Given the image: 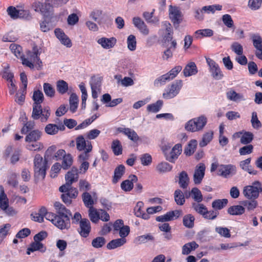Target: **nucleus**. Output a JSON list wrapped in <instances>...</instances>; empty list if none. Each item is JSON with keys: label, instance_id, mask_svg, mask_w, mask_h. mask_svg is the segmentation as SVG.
<instances>
[{"label": "nucleus", "instance_id": "nucleus-49", "mask_svg": "<svg viewBox=\"0 0 262 262\" xmlns=\"http://www.w3.org/2000/svg\"><path fill=\"white\" fill-rule=\"evenodd\" d=\"M195 218L191 214H186L184 216L183 219V225L188 228H192L194 226Z\"/></svg>", "mask_w": 262, "mask_h": 262}, {"label": "nucleus", "instance_id": "nucleus-30", "mask_svg": "<svg viewBox=\"0 0 262 262\" xmlns=\"http://www.w3.org/2000/svg\"><path fill=\"white\" fill-rule=\"evenodd\" d=\"M163 26L165 28V34L163 36V39L165 41H169L172 40L173 37V30L170 23L167 21L162 23Z\"/></svg>", "mask_w": 262, "mask_h": 262}, {"label": "nucleus", "instance_id": "nucleus-34", "mask_svg": "<svg viewBox=\"0 0 262 262\" xmlns=\"http://www.w3.org/2000/svg\"><path fill=\"white\" fill-rule=\"evenodd\" d=\"M172 166L166 162H161L158 164L156 169L160 173H164L171 170Z\"/></svg>", "mask_w": 262, "mask_h": 262}, {"label": "nucleus", "instance_id": "nucleus-53", "mask_svg": "<svg viewBox=\"0 0 262 262\" xmlns=\"http://www.w3.org/2000/svg\"><path fill=\"white\" fill-rule=\"evenodd\" d=\"M82 199L84 205L90 208L93 207L94 201L91 195L88 192H84L82 195Z\"/></svg>", "mask_w": 262, "mask_h": 262}, {"label": "nucleus", "instance_id": "nucleus-40", "mask_svg": "<svg viewBox=\"0 0 262 262\" xmlns=\"http://www.w3.org/2000/svg\"><path fill=\"white\" fill-rule=\"evenodd\" d=\"M8 14L13 19H16L23 17L22 14L25 12L24 10H19L16 9L15 7L10 6L7 9Z\"/></svg>", "mask_w": 262, "mask_h": 262}, {"label": "nucleus", "instance_id": "nucleus-35", "mask_svg": "<svg viewBox=\"0 0 262 262\" xmlns=\"http://www.w3.org/2000/svg\"><path fill=\"white\" fill-rule=\"evenodd\" d=\"M213 132L212 130L206 132L203 135L202 139L199 143V146L201 147L206 146L213 139Z\"/></svg>", "mask_w": 262, "mask_h": 262}, {"label": "nucleus", "instance_id": "nucleus-61", "mask_svg": "<svg viewBox=\"0 0 262 262\" xmlns=\"http://www.w3.org/2000/svg\"><path fill=\"white\" fill-rule=\"evenodd\" d=\"M73 158L70 154L66 155L63 156L62 162V167L64 169H68L73 163Z\"/></svg>", "mask_w": 262, "mask_h": 262}, {"label": "nucleus", "instance_id": "nucleus-52", "mask_svg": "<svg viewBox=\"0 0 262 262\" xmlns=\"http://www.w3.org/2000/svg\"><path fill=\"white\" fill-rule=\"evenodd\" d=\"M228 201L226 199L215 200L212 203V207L215 210H221L227 204Z\"/></svg>", "mask_w": 262, "mask_h": 262}, {"label": "nucleus", "instance_id": "nucleus-59", "mask_svg": "<svg viewBox=\"0 0 262 262\" xmlns=\"http://www.w3.org/2000/svg\"><path fill=\"white\" fill-rule=\"evenodd\" d=\"M127 44L128 49L134 51L136 49L137 40L135 35H129L127 38Z\"/></svg>", "mask_w": 262, "mask_h": 262}, {"label": "nucleus", "instance_id": "nucleus-12", "mask_svg": "<svg viewBox=\"0 0 262 262\" xmlns=\"http://www.w3.org/2000/svg\"><path fill=\"white\" fill-rule=\"evenodd\" d=\"M236 173V167L231 164H221L219 166L218 174L224 178H228L230 175Z\"/></svg>", "mask_w": 262, "mask_h": 262}, {"label": "nucleus", "instance_id": "nucleus-29", "mask_svg": "<svg viewBox=\"0 0 262 262\" xmlns=\"http://www.w3.org/2000/svg\"><path fill=\"white\" fill-rule=\"evenodd\" d=\"M245 212V208L241 205H233L228 208L227 212L231 215H241Z\"/></svg>", "mask_w": 262, "mask_h": 262}, {"label": "nucleus", "instance_id": "nucleus-10", "mask_svg": "<svg viewBox=\"0 0 262 262\" xmlns=\"http://www.w3.org/2000/svg\"><path fill=\"white\" fill-rule=\"evenodd\" d=\"M91 231L90 222L87 219H81L79 222L78 232L81 236L87 237Z\"/></svg>", "mask_w": 262, "mask_h": 262}, {"label": "nucleus", "instance_id": "nucleus-21", "mask_svg": "<svg viewBox=\"0 0 262 262\" xmlns=\"http://www.w3.org/2000/svg\"><path fill=\"white\" fill-rule=\"evenodd\" d=\"M41 134V132L38 129L31 130L26 136L25 141L28 143L36 142L40 140Z\"/></svg>", "mask_w": 262, "mask_h": 262}, {"label": "nucleus", "instance_id": "nucleus-55", "mask_svg": "<svg viewBox=\"0 0 262 262\" xmlns=\"http://www.w3.org/2000/svg\"><path fill=\"white\" fill-rule=\"evenodd\" d=\"M196 38L201 37H211L213 35V31L210 29H200L195 32Z\"/></svg>", "mask_w": 262, "mask_h": 262}, {"label": "nucleus", "instance_id": "nucleus-11", "mask_svg": "<svg viewBox=\"0 0 262 262\" xmlns=\"http://www.w3.org/2000/svg\"><path fill=\"white\" fill-rule=\"evenodd\" d=\"M182 213L181 210H176L167 212L166 214L158 216L156 220L159 222H165L172 221L178 218Z\"/></svg>", "mask_w": 262, "mask_h": 262}, {"label": "nucleus", "instance_id": "nucleus-57", "mask_svg": "<svg viewBox=\"0 0 262 262\" xmlns=\"http://www.w3.org/2000/svg\"><path fill=\"white\" fill-rule=\"evenodd\" d=\"M171 80L170 77L166 73L157 78H156L154 82V84L155 86H159L164 85L166 82Z\"/></svg>", "mask_w": 262, "mask_h": 262}, {"label": "nucleus", "instance_id": "nucleus-20", "mask_svg": "<svg viewBox=\"0 0 262 262\" xmlns=\"http://www.w3.org/2000/svg\"><path fill=\"white\" fill-rule=\"evenodd\" d=\"M46 250V248L42 243L34 241L27 248V254L30 255L31 252H33L36 251H39L41 253H43Z\"/></svg>", "mask_w": 262, "mask_h": 262}, {"label": "nucleus", "instance_id": "nucleus-45", "mask_svg": "<svg viewBox=\"0 0 262 262\" xmlns=\"http://www.w3.org/2000/svg\"><path fill=\"white\" fill-rule=\"evenodd\" d=\"M192 208L198 214L201 215L203 217L207 211V208L205 205L200 203L193 202L191 204Z\"/></svg>", "mask_w": 262, "mask_h": 262}, {"label": "nucleus", "instance_id": "nucleus-22", "mask_svg": "<svg viewBox=\"0 0 262 262\" xmlns=\"http://www.w3.org/2000/svg\"><path fill=\"white\" fill-rule=\"evenodd\" d=\"M143 206L144 204L142 202H138L134 209L135 214L137 217H142L144 220H148L149 219L150 216L142 209Z\"/></svg>", "mask_w": 262, "mask_h": 262}, {"label": "nucleus", "instance_id": "nucleus-6", "mask_svg": "<svg viewBox=\"0 0 262 262\" xmlns=\"http://www.w3.org/2000/svg\"><path fill=\"white\" fill-rule=\"evenodd\" d=\"M205 58L209 67V71L212 78L217 80L223 79L224 75L219 65L209 57H206Z\"/></svg>", "mask_w": 262, "mask_h": 262}, {"label": "nucleus", "instance_id": "nucleus-16", "mask_svg": "<svg viewBox=\"0 0 262 262\" xmlns=\"http://www.w3.org/2000/svg\"><path fill=\"white\" fill-rule=\"evenodd\" d=\"M227 98L230 100L235 102L245 101L246 98L242 93H238L235 92L233 89H230L226 92Z\"/></svg>", "mask_w": 262, "mask_h": 262}, {"label": "nucleus", "instance_id": "nucleus-24", "mask_svg": "<svg viewBox=\"0 0 262 262\" xmlns=\"http://www.w3.org/2000/svg\"><path fill=\"white\" fill-rule=\"evenodd\" d=\"M198 72L196 66L194 62L188 63L183 70V74L185 77L195 75Z\"/></svg>", "mask_w": 262, "mask_h": 262}, {"label": "nucleus", "instance_id": "nucleus-2", "mask_svg": "<svg viewBox=\"0 0 262 262\" xmlns=\"http://www.w3.org/2000/svg\"><path fill=\"white\" fill-rule=\"evenodd\" d=\"M207 123V118L205 115H201L187 121L185 129L188 132H196L202 130Z\"/></svg>", "mask_w": 262, "mask_h": 262}, {"label": "nucleus", "instance_id": "nucleus-46", "mask_svg": "<svg viewBox=\"0 0 262 262\" xmlns=\"http://www.w3.org/2000/svg\"><path fill=\"white\" fill-rule=\"evenodd\" d=\"M163 104V101L159 100L155 103L148 105L147 106V111L149 112L156 113L161 109Z\"/></svg>", "mask_w": 262, "mask_h": 262}, {"label": "nucleus", "instance_id": "nucleus-27", "mask_svg": "<svg viewBox=\"0 0 262 262\" xmlns=\"http://www.w3.org/2000/svg\"><path fill=\"white\" fill-rule=\"evenodd\" d=\"M189 179L187 172L182 171L179 173V184L180 187L182 189H186L188 186Z\"/></svg>", "mask_w": 262, "mask_h": 262}, {"label": "nucleus", "instance_id": "nucleus-36", "mask_svg": "<svg viewBox=\"0 0 262 262\" xmlns=\"http://www.w3.org/2000/svg\"><path fill=\"white\" fill-rule=\"evenodd\" d=\"M250 162L251 158H248L245 160L242 161L239 163V166L242 169L247 171L249 173L256 174L257 171L251 168L250 165Z\"/></svg>", "mask_w": 262, "mask_h": 262}, {"label": "nucleus", "instance_id": "nucleus-9", "mask_svg": "<svg viewBox=\"0 0 262 262\" xmlns=\"http://www.w3.org/2000/svg\"><path fill=\"white\" fill-rule=\"evenodd\" d=\"M71 216L58 215L54 221V225L60 230L68 229L71 226L70 219Z\"/></svg>", "mask_w": 262, "mask_h": 262}, {"label": "nucleus", "instance_id": "nucleus-44", "mask_svg": "<svg viewBox=\"0 0 262 262\" xmlns=\"http://www.w3.org/2000/svg\"><path fill=\"white\" fill-rule=\"evenodd\" d=\"M174 199L175 202L178 205L182 206L185 202L184 194L181 190L176 189L174 192Z\"/></svg>", "mask_w": 262, "mask_h": 262}, {"label": "nucleus", "instance_id": "nucleus-60", "mask_svg": "<svg viewBox=\"0 0 262 262\" xmlns=\"http://www.w3.org/2000/svg\"><path fill=\"white\" fill-rule=\"evenodd\" d=\"M56 150L55 146H51L49 147L46 150L45 154V159L47 161L54 159L55 152Z\"/></svg>", "mask_w": 262, "mask_h": 262}, {"label": "nucleus", "instance_id": "nucleus-5", "mask_svg": "<svg viewBox=\"0 0 262 262\" xmlns=\"http://www.w3.org/2000/svg\"><path fill=\"white\" fill-rule=\"evenodd\" d=\"M32 7L35 12L40 13L45 17L52 14L53 7L49 3L35 1L32 4Z\"/></svg>", "mask_w": 262, "mask_h": 262}, {"label": "nucleus", "instance_id": "nucleus-50", "mask_svg": "<svg viewBox=\"0 0 262 262\" xmlns=\"http://www.w3.org/2000/svg\"><path fill=\"white\" fill-rule=\"evenodd\" d=\"M111 148L115 156H119L122 153V146L118 140H115L112 142Z\"/></svg>", "mask_w": 262, "mask_h": 262}, {"label": "nucleus", "instance_id": "nucleus-51", "mask_svg": "<svg viewBox=\"0 0 262 262\" xmlns=\"http://www.w3.org/2000/svg\"><path fill=\"white\" fill-rule=\"evenodd\" d=\"M192 199L194 202L201 203L203 200V196L201 190L197 187H193L191 190Z\"/></svg>", "mask_w": 262, "mask_h": 262}, {"label": "nucleus", "instance_id": "nucleus-48", "mask_svg": "<svg viewBox=\"0 0 262 262\" xmlns=\"http://www.w3.org/2000/svg\"><path fill=\"white\" fill-rule=\"evenodd\" d=\"M10 49L17 58L23 57L24 55L23 52L22 47L20 45L15 43H11L10 45Z\"/></svg>", "mask_w": 262, "mask_h": 262}, {"label": "nucleus", "instance_id": "nucleus-64", "mask_svg": "<svg viewBox=\"0 0 262 262\" xmlns=\"http://www.w3.org/2000/svg\"><path fill=\"white\" fill-rule=\"evenodd\" d=\"M223 24L229 28H234V22L230 15L226 14L222 16Z\"/></svg>", "mask_w": 262, "mask_h": 262}, {"label": "nucleus", "instance_id": "nucleus-56", "mask_svg": "<svg viewBox=\"0 0 262 262\" xmlns=\"http://www.w3.org/2000/svg\"><path fill=\"white\" fill-rule=\"evenodd\" d=\"M253 133L250 132H245L241 137L240 142L243 144H249L253 140Z\"/></svg>", "mask_w": 262, "mask_h": 262}, {"label": "nucleus", "instance_id": "nucleus-42", "mask_svg": "<svg viewBox=\"0 0 262 262\" xmlns=\"http://www.w3.org/2000/svg\"><path fill=\"white\" fill-rule=\"evenodd\" d=\"M177 46V43L176 40H173L171 42V46L168 48L164 52L162 58L164 59L167 60L171 58L173 55V52L175 50Z\"/></svg>", "mask_w": 262, "mask_h": 262}, {"label": "nucleus", "instance_id": "nucleus-15", "mask_svg": "<svg viewBox=\"0 0 262 262\" xmlns=\"http://www.w3.org/2000/svg\"><path fill=\"white\" fill-rule=\"evenodd\" d=\"M169 17L174 25L180 24L182 20L181 13L178 8L170 6Z\"/></svg>", "mask_w": 262, "mask_h": 262}, {"label": "nucleus", "instance_id": "nucleus-8", "mask_svg": "<svg viewBox=\"0 0 262 262\" xmlns=\"http://www.w3.org/2000/svg\"><path fill=\"white\" fill-rule=\"evenodd\" d=\"M182 150V145L179 143L176 144L169 153H165L166 160L171 163H175V161L181 154Z\"/></svg>", "mask_w": 262, "mask_h": 262}, {"label": "nucleus", "instance_id": "nucleus-41", "mask_svg": "<svg viewBox=\"0 0 262 262\" xmlns=\"http://www.w3.org/2000/svg\"><path fill=\"white\" fill-rule=\"evenodd\" d=\"M154 237L151 233L138 236L135 239L134 242L138 245L146 243L148 241H154Z\"/></svg>", "mask_w": 262, "mask_h": 262}, {"label": "nucleus", "instance_id": "nucleus-33", "mask_svg": "<svg viewBox=\"0 0 262 262\" xmlns=\"http://www.w3.org/2000/svg\"><path fill=\"white\" fill-rule=\"evenodd\" d=\"M126 243V238H117L110 241L106 246L108 249H114L123 246Z\"/></svg>", "mask_w": 262, "mask_h": 262}, {"label": "nucleus", "instance_id": "nucleus-32", "mask_svg": "<svg viewBox=\"0 0 262 262\" xmlns=\"http://www.w3.org/2000/svg\"><path fill=\"white\" fill-rule=\"evenodd\" d=\"M198 247V244L195 242L188 243L182 247V253L183 255H188L191 251L195 250Z\"/></svg>", "mask_w": 262, "mask_h": 262}, {"label": "nucleus", "instance_id": "nucleus-18", "mask_svg": "<svg viewBox=\"0 0 262 262\" xmlns=\"http://www.w3.org/2000/svg\"><path fill=\"white\" fill-rule=\"evenodd\" d=\"M116 42L117 40L115 37L110 38L102 37L97 40L98 43L103 48L106 49H109L114 47Z\"/></svg>", "mask_w": 262, "mask_h": 262}, {"label": "nucleus", "instance_id": "nucleus-23", "mask_svg": "<svg viewBox=\"0 0 262 262\" xmlns=\"http://www.w3.org/2000/svg\"><path fill=\"white\" fill-rule=\"evenodd\" d=\"M92 144L89 141H86L82 135L78 136L76 138V148L78 151H83L87 148L88 145Z\"/></svg>", "mask_w": 262, "mask_h": 262}, {"label": "nucleus", "instance_id": "nucleus-13", "mask_svg": "<svg viewBox=\"0 0 262 262\" xmlns=\"http://www.w3.org/2000/svg\"><path fill=\"white\" fill-rule=\"evenodd\" d=\"M205 171V166L203 163L198 164L194 171L193 174V181L195 184H199L201 183Z\"/></svg>", "mask_w": 262, "mask_h": 262}, {"label": "nucleus", "instance_id": "nucleus-58", "mask_svg": "<svg viewBox=\"0 0 262 262\" xmlns=\"http://www.w3.org/2000/svg\"><path fill=\"white\" fill-rule=\"evenodd\" d=\"M89 216L91 221L94 223H97L100 218L99 210L97 211L93 207L90 208L89 211Z\"/></svg>", "mask_w": 262, "mask_h": 262}, {"label": "nucleus", "instance_id": "nucleus-62", "mask_svg": "<svg viewBox=\"0 0 262 262\" xmlns=\"http://www.w3.org/2000/svg\"><path fill=\"white\" fill-rule=\"evenodd\" d=\"M251 122L252 124V126L256 129H259L261 127V123L260 121L258 120L257 113L255 112H253L252 113V117L251 120Z\"/></svg>", "mask_w": 262, "mask_h": 262}, {"label": "nucleus", "instance_id": "nucleus-4", "mask_svg": "<svg viewBox=\"0 0 262 262\" xmlns=\"http://www.w3.org/2000/svg\"><path fill=\"white\" fill-rule=\"evenodd\" d=\"M262 192V186L258 181H254L251 185L246 186L243 188V193L248 199H256Z\"/></svg>", "mask_w": 262, "mask_h": 262}, {"label": "nucleus", "instance_id": "nucleus-19", "mask_svg": "<svg viewBox=\"0 0 262 262\" xmlns=\"http://www.w3.org/2000/svg\"><path fill=\"white\" fill-rule=\"evenodd\" d=\"M78 173V169L76 167H73L66 174V181L70 184H72L73 183L77 182L79 178Z\"/></svg>", "mask_w": 262, "mask_h": 262}, {"label": "nucleus", "instance_id": "nucleus-17", "mask_svg": "<svg viewBox=\"0 0 262 262\" xmlns=\"http://www.w3.org/2000/svg\"><path fill=\"white\" fill-rule=\"evenodd\" d=\"M133 24L138 28L140 32L144 35L149 34V30L145 23L139 17H134Z\"/></svg>", "mask_w": 262, "mask_h": 262}, {"label": "nucleus", "instance_id": "nucleus-31", "mask_svg": "<svg viewBox=\"0 0 262 262\" xmlns=\"http://www.w3.org/2000/svg\"><path fill=\"white\" fill-rule=\"evenodd\" d=\"M54 207L56 210L57 215L72 216L70 211L67 209L66 207L59 202L54 203Z\"/></svg>", "mask_w": 262, "mask_h": 262}, {"label": "nucleus", "instance_id": "nucleus-63", "mask_svg": "<svg viewBox=\"0 0 262 262\" xmlns=\"http://www.w3.org/2000/svg\"><path fill=\"white\" fill-rule=\"evenodd\" d=\"M262 0H249L248 7L253 11L259 9L261 6Z\"/></svg>", "mask_w": 262, "mask_h": 262}, {"label": "nucleus", "instance_id": "nucleus-37", "mask_svg": "<svg viewBox=\"0 0 262 262\" xmlns=\"http://www.w3.org/2000/svg\"><path fill=\"white\" fill-rule=\"evenodd\" d=\"M78 97L75 93H72L69 98L70 110L72 113H75L78 105Z\"/></svg>", "mask_w": 262, "mask_h": 262}, {"label": "nucleus", "instance_id": "nucleus-1", "mask_svg": "<svg viewBox=\"0 0 262 262\" xmlns=\"http://www.w3.org/2000/svg\"><path fill=\"white\" fill-rule=\"evenodd\" d=\"M34 101L32 118L34 120H40L41 122H46L51 115V110L49 106L42 108L41 103L44 100L42 92L40 90L34 91L32 96Z\"/></svg>", "mask_w": 262, "mask_h": 262}, {"label": "nucleus", "instance_id": "nucleus-47", "mask_svg": "<svg viewBox=\"0 0 262 262\" xmlns=\"http://www.w3.org/2000/svg\"><path fill=\"white\" fill-rule=\"evenodd\" d=\"M56 89L59 94L61 95L64 94L68 91V84L63 80H59L56 82Z\"/></svg>", "mask_w": 262, "mask_h": 262}, {"label": "nucleus", "instance_id": "nucleus-54", "mask_svg": "<svg viewBox=\"0 0 262 262\" xmlns=\"http://www.w3.org/2000/svg\"><path fill=\"white\" fill-rule=\"evenodd\" d=\"M43 89L46 96L53 98L55 96V90L53 86L49 83H44L43 84Z\"/></svg>", "mask_w": 262, "mask_h": 262}, {"label": "nucleus", "instance_id": "nucleus-43", "mask_svg": "<svg viewBox=\"0 0 262 262\" xmlns=\"http://www.w3.org/2000/svg\"><path fill=\"white\" fill-rule=\"evenodd\" d=\"M0 208L2 210H5L9 206L8 199L5 193L3 187L1 186H0Z\"/></svg>", "mask_w": 262, "mask_h": 262}, {"label": "nucleus", "instance_id": "nucleus-26", "mask_svg": "<svg viewBox=\"0 0 262 262\" xmlns=\"http://www.w3.org/2000/svg\"><path fill=\"white\" fill-rule=\"evenodd\" d=\"M120 132L126 135L129 139L134 142H137L139 140V137L137 133L129 128H122Z\"/></svg>", "mask_w": 262, "mask_h": 262}, {"label": "nucleus", "instance_id": "nucleus-25", "mask_svg": "<svg viewBox=\"0 0 262 262\" xmlns=\"http://www.w3.org/2000/svg\"><path fill=\"white\" fill-rule=\"evenodd\" d=\"M125 166L122 164L119 165L115 169L112 179L113 184H116L120 180L125 173Z\"/></svg>", "mask_w": 262, "mask_h": 262}, {"label": "nucleus", "instance_id": "nucleus-14", "mask_svg": "<svg viewBox=\"0 0 262 262\" xmlns=\"http://www.w3.org/2000/svg\"><path fill=\"white\" fill-rule=\"evenodd\" d=\"M138 181V178L136 175L132 174L128 179L123 181L121 184V188L124 191H130L134 187V183Z\"/></svg>", "mask_w": 262, "mask_h": 262}, {"label": "nucleus", "instance_id": "nucleus-7", "mask_svg": "<svg viewBox=\"0 0 262 262\" xmlns=\"http://www.w3.org/2000/svg\"><path fill=\"white\" fill-rule=\"evenodd\" d=\"M183 86L182 80H177L174 81L169 90L163 94V97L166 99H171L176 97L180 92Z\"/></svg>", "mask_w": 262, "mask_h": 262}, {"label": "nucleus", "instance_id": "nucleus-28", "mask_svg": "<svg viewBox=\"0 0 262 262\" xmlns=\"http://www.w3.org/2000/svg\"><path fill=\"white\" fill-rule=\"evenodd\" d=\"M64 128L65 127L63 125L59 127L56 124L49 123L46 126L45 131L48 135H54L58 133L59 130H63Z\"/></svg>", "mask_w": 262, "mask_h": 262}, {"label": "nucleus", "instance_id": "nucleus-38", "mask_svg": "<svg viewBox=\"0 0 262 262\" xmlns=\"http://www.w3.org/2000/svg\"><path fill=\"white\" fill-rule=\"evenodd\" d=\"M92 149V145L89 143L86 149L80 151L81 153L78 156L79 161H87L90 157V152Z\"/></svg>", "mask_w": 262, "mask_h": 262}, {"label": "nucleus", "instance_id": "nucleus-39", "mask_svg": "<svg viewBox=\"0 0 262 262\" xmlns=\"http://www.w3.org/2000/svg\"><path fill=\"white\" fill-rule=\"evenodd\" d=\"M197 141L196 140H191L189 141L187 145L185 147L184 153L187 156L192 155L197 146Z\"/></svg>", "mask_w": 262, "mask_h": 262}, {"label": "nucleus", "instance_id": "nucleus-3", "mask_svg": "<svg viewBox=\"0 0 262 262\" xmlns=\"http://www.w3.org/2000/svg\"><path fill=\"white\" fill-rule=\"evenodd\" d=\"M47 162L48 161L45 159L43 160L42 157L39 154H36L35 156L33 161L35 177L45 178L46 170L48 168Z\"/></svg>", "mask_w": 262, "mask_h": 262}]
</instances>
